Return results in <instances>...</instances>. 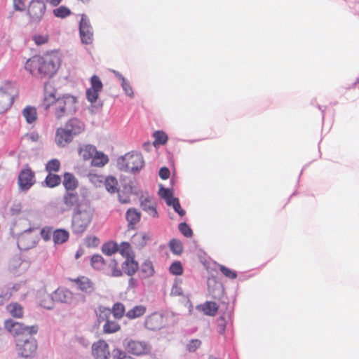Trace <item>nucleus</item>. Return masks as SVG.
<instances>
[{"mask_svg":"<svg viewBox=\"0 0 359 359\" xmlns=\"http://www.w3.org/2000/svg\"><path fill=\"white\" fill-rule=\"evenodd\" d=\"M60 65V58L55 54H47L43 56L36 55L26 61L25 69L35 77L50 78L55 74Z\"/></svg>","mask_w":359,"mask_h":359,"instance_id":"nucleus-1","label":"nucleus"},{"mask_svg":"<svg viewBox=\"0 0 359 359\" xmlns=\"http://www.w3.org/2000/svg\"><path fill=\"white\" fill-rule=\"evenodd\" d=\"M77 97L71 94H64L55 97L53 93H46L43 98L45 109H48L52 107L57 119L74 114L77 110Z\"/></svg>","mask_w":359,"mask_h":359,"instance_id":"nucleus-2","label":"nucleus"},{"mask_svg":"<svg viewBox=\"0 0 359 359\" xmlns=\"http://www.w3.org/2000/svg\"><path fill=\"white\" fill-rule=\"evenodd\" d=\"M93 215V210L88 205L79 206V209L74 210L72 221L73 233H83L91 222Z\"/></svg>","mask_w":359,"mask_h":359,"instance_id":"nucleus-3","label":"nucleus"},{"mask_svg":"<svg viewBox=\"0 0 359 359\" xmlns=\"http://www.w3.org/2000/svg\"><path fill=\"white\" fill-rule=\"evenodd\" d=\"M97 322L103 325V332L105 334H113L121 330V325L115 320L111 319L110 309L100 306L97 311Z\"/></svg>","mask_w":359,"mask_h":359,"instance_id":"nucleus-4","label":"nucleus"},{"mask_svg":"<svg viewBox=\"0 0 359 359\" xmlns=\"http://www.w3.org/2000/svg\"><path fill=\"white\" fill-rule=\"evenodd\" d=\"M16 96L17 90L10 83H6L0 87V114L11 107Z\"/></svg>","mask_w":359,"mask_h":359,"instance_id":"nucleus-5","label":"nucleus"},{"mask_svg":"<svg viewBox=\"0 0 359 359\" xmlns=\"http://www.w3.org/2000/svg\"><path fill=\"white\" fill-rule=\"evenodd\" d=\"M126 171L133 172H138L144 165V161L142 154L139 153H128L121 158L119 163Z\"/></svg>","mask_w":359,"mask_h":359,"instance_id":"nucleus-6","label":"nucleus"},{"mask_svg":"<svg viewBox=\"0 0 359 359\" xmlns=\"http://www.w3.org/2000/svg\"><path fill=\"white\" fill-rule=\"evenodd\" d=\"M125 348L128 353L136 356H144L151 353V345L145 341L129 340Z\"/></svg>","mask_w":359,"mask_h":359,"instance_id":"nucleus-7","label":"nucleus"},{"mask_svg":"<svg viewBox=\"0 0 359 359\" xmlns=\"http://www.w3.org/2000/svg\"><path fill=\"white\" fill-rule=\"evenodd\" d=\"M16 346L18 353L25 358L32 356L36 350V342L33 339H17Z\"/></svg>","mask_w":359,"mask_h":359,"instance_id":"nucleus-8","label":"nucleus"},{"mask_svg":"<svg viewBox=\"0 0 359 359\" xmlns=\"http://www.w3.org/2000/svg\"><path fill=\"white\" fill-rule=\"evenodd\" d=\"M36 182L35 173L31 168L26 165L19 173L18 185L22 191H27Z\"/></svg>","mask_w":359,"mask_h":359,"instance_id":"nucleus-9","label":"nucleus"},{"mask_svg":"<svg viewBox=\"0 0 359 359\" xmlns=\"http://www.w3.org/2000/svg\"><path fill=\"white\" fill-rule=\"evenodd\" d=\"M46 11L43 0H32L28 6L27 13L34 21L40 20Z\"/></svg>","mask_w":359,"mask_h":359,"instance_id":"nucleus-10","label":"nucleus"},{"mask_svg":"<svg viewBox=\"0 0 359 359\" xmlns=\"http://www.w3.org/2000/svg\"><path fill=\"white\" fill-rule=\"evenodd\" d=\"M79 32L81 41L86 44H90L93 41V32L86 15H81L79 24Z\"/></svg>","mask_w":359,"mask_h":359,"instance_id":"nucleus-11","label":"nucleus"},{"mask_svg":"<svg viewBox=\"0 0 359 359\" xmlns=\"http://www.w3.org/2000/svg\"><path fill=\"white\" fill-rule=\"evenodd\" d=\"M90 88L86 90V98L91 102L94 103L97 101L99 93L102 90V83L97 75H93L90 79Z\"/></svg>","mask_w":359,"mask_h":359,"instance_id":"nucleus-12","label":"nucleus"},{"mask_svg":"<svg viewBox=\"0 0 359 359\" xmlns=\"http://www.w3.org/2000/svg\"><path fill=\"white\" fill-rule=\"evenodd\" d=\"M92 354L95 359H109L110 351L108 344L102 339L93 343Z\"/></svg>","mask_w":359,"mask_h":359,"instance_id":"nucleus-13","label":"nucleus"},{"mask_svg":"<svg viewBox=\"0 0 359 359\" xmlns=\"http://www.w3.org/2000/svg\"><path fill=\"white\" fill-rule=\"evenodd\" d=\"M74 136L65 127H60L56 129L55 142L60 147H64L71 143Z\"/></svg>","mask_w":359,"mask_h":359,"instance_id":"nucleus-14","label":"nucleus"},{"mask_svg":"<svg viewBox=\"0 0 359 359\" xmlns=\"http://www.w3.org/2000/svg\"><path fill=\"white\" fill-rule=\"evenodd\" d=\"M63 203L65 208L63 210H70L79 209V206H86V204L79 203V197L77 193L72 191H67L63 197Z\"/></svg>","mask_w":359,"mask_h":359,"instance_id":"nucleus-15","label":"nucleus"},{"mask_svg":"<svg viewBox=\"0 0 359 359\" xmlns=\"http://www.w3.org/2000/svg\"><path fill=\"white\" fill-rule=\"evenodd\" d=\"M53 293L56 302L71 304L74 300V294L67 288L63 287H58Z\"/></svg>","mask_w":359,"mask_h":359,"instance_id":"nucleus-16","label":"nucleus"},{"mask_svg":"<svg viewBox=\"0 0 359 359\" xmlns=\"http://www.w3.org/2000/svg\"><path fill=\"white\" fill-rule=\"evenodd\" d=\"M144 325L150 330H160L164 325L163 316L158 313H154L146 318Z\"/></svg>","mask_w":359,"mask_h":359,"instance_id":"nucleus-17","label":"nucleus"},{"mask_svg":"<svg viewBox=\"0 0 359 359\" xmlns=\"http://www.w3.org/2000/svg\"><path fill=\"white\" fill-rule=\"evenodd\" d=\"M5 327L16 337V339L27 338L25 335V326L22 323L15 322L13 320H8L5 322Z\"/></svg>","mask_w":359,"mask_h":359,"instance_id":"nucleus-18","label":"nucleus"},{"mask_svg":"<svg viewBox=\"0 0 359 359\" xmlns=\"http://www.w3.org/2000/svg\"><path fill=\"white\" fill-rule=\"evenodd\" d=\"M70 280L76 285L79 290L86 294H91L95 291L94 283L87 277L81 276L77 278L70 279Z\"/></svg>","mask_w":359,"mask_h":359,"instance_id":"nucleus-19","label":"nucleus"},{"mask_svg":"<svg viewBox=\"0 0 359 359\" xmlns=\"http://www.w3.org/2000/svg\"><path fill=\"white\" fill-rule=\"evenodd\" d=\"M140 207L149 216L154 218H157L158 217L156 204L152 198L149 196L142 197L140 200Z\"/></svg>","mask_w":359,"mask_h":359,"instance_id":"nucleus-20","label":"nucleus"},{"mask_svg":"<svg viewBox=\"0 0 359 359\" xmlns=\"http://www.w3.org/2000/svg\"><path fill=\"white\" fill-rule=\"evenodd\" d=\"M73 136L81 134L85 130L84 123L77 118H69L64 126Z\"/></svg>","mask_w":359,"mask_h":359,"instance_id":"nucleus-21","label":"nucleus"},{"mask_svg":"<svg viewBox=\"0 0 359 359\" xmlns=\"http://www.w3.org/2000/svg\"><path fill=\"white\" fill-rule=\"evenodd\" d=\"M149 240V233L137 232L132 236L131 243L136 249L141 250L146 246Z\"/></svg>","mask_w":359,"mask_h":359,"instance_id":"nucleus-22","label":"nucleus"},{"mask_svg":"<svg viewBox=\"0 0 359 359\" xmlns=\"http://www.w3.org/2000/svg\"><path fill=\"white\" fill-rule=\"evenodd\" d=\"M105 275L111 277H119L122 275V271L118 266V262L114 259L107 260V265L103 272Z\"/></svg>","mask_w":359,"mask_h":359,"instance_id":"nucleus-23","label":"nucleus"},{"mask_svg":"<svg viewBox=\"0 0 359 359\" xmlns=\"http://www.w3.org/2000/svg\"><path fill=\"white\" fill-rule=\"evenodd\" d=\"M138 263L135 260V257L126 258L122 264V269L123 271L128 276H132L138 269Z\"/></svg>","mask_w":359,"mask_h":359,"instance_id":"nucleus-24","label":"nucleus"},{"mask_svg":"<svg viewBox=\"0 0 359 359\" xmlns=\"http://www.w3.org/2000/svg\"><path fill=\"white\" fill-rule=\"evenodd\" d=\"M39 303L41 306L47 309H51L54 306V303L55 299L54 298V293L52 294H49L47 292H41L39 294Z\"/></svg>","mask_w":359,"mask_h":359,"instance_id":"nucleus-25","label":"nucleus"},{"mask_svg":"<svg viewBox=\"0 0 359 359\" xmlns=\"http://www.w3.org/2000/svg\"><path fill=\"white\" fill-rule=\"evenodd\" d=\"M97 149L96 147L91 144H84L79 147V155L84 161L93 159Z\"/></svg>","mask_w":359,"mask_h":359,"instance_id":"nucleus-26","label":"nucleus"},{"mask_svg":"<svg viewBox=\"0 0 359 359\" xmlns=\"http://www.w3.org/2000/svg\"><path fill=\"white\" fill-rule=\"evenodd\" d=\"M126 217L128 222V226L130 229H134V226L140 221L141 213L135 208H130L126 212Z\"/></svg>","mask_w":359,"mask_h":359,"instance_id":"nucleus-27","label":"nucleus"},{"mask_svg":"<svg viewBox=\"0 0 359 359\" xmlns=\"http://www.w3.org/2000/svg\"><path fill=\"white\" fill-rule=\"evenodd\" d=\"M63 186L67 191H74L78 187V180L75 176L69 172L64 174Z\"/></svg>","mask_w":359,"mask_h":359,"instance_id":"nucleus-28","label":"nucleus"},{"mask_svg":"<svg viewBox=\"0 0 359 359\" xmlns=\"http://www.w3.org/2000/svg\"><path fill=\"white\" fill-rule=\"evenodd\" d=\"M69 232L63 229H57L53 231V241L55 245H61L68 241Z\"/></svg>","mask_w":359,"mask_h":359,"instance_id":"nucleus-29","label":"nucleus"},{"mask_svg":"<svg viewBox=\"0 0 359 359\" xmlns=\"http://www.w3.org/2000/svg\"><path fill=\"white\" fill-rule=\"evenodd\" d=\"M107 260H104L102 256L98 254L93 255L90 259V265L97 271L104 272Z\"/></svg>","mask_w":359,"mask_h":359,"instance_id":"nucleus-30","label":"nucleus"},{"mask_svg":"<svg viewBox=\"0 0 359 359\" xmlns=\"http://www.w3.org/2000/svg\"><path fill=\"white\" fill-rule=\"evenodd\" d=\"M146 311L147 308L145 306L137 305L128 310L126 313V316L130 320L135 319L142 316Z\"/></svg>","mask_w":359,"mask_h":359,"instance_id":"nucleus-31","label":"nucleus"},{"mask_svg":"<svg viewBox=\"0 0 359 359\" xmlns=\"http://www.w3.org/2000/svg\"><path fill=\"white\" fill-rule=\"evenodd\" d=\"M109 162V158L102 151H96L92 161L91 165L95 167L102 168Z\"/></svg>","mask_w":359,"mask_h":359,"instance_id":"nucleus-32","label":"nucleus"},{"mask_svg":"<svg viewBox=\"0 0 359 359\" xmlns=\"http://www.w3.org/2000/svg\"><path fill=\"white\" fill-rule=\"evenodd\" d=\"M22 113L28 123H33L37 120V111L34 107L27 106Z\"/></svg>","mask_w":359,"mask_h":359,"instance_id":"nucleus-33","label":"nucleus"},{"mask_svg":"<svg viewBox=\"0 0 359 359\" xmlns=\"http://www.w3.org/2000/svg\"><path fill=\"white\" fill-rule=\"evenodd\" d=\"M110 311L111 315L112 314L114 318L116 320L121 319L126 313L125 306L121 302L114 304Z\"/></svg>","mask_w":359,"mask_h":359,"instance_id":"nucleus-34","label":"nucleus"},{"mask_svg":"<svg viewBox=\"0 0 359 359\" xmlns=\"http://www.w3.org/2000/svg\"><path fill=\"white\" fill-rule=\"evenodd\" d=\"M118 252L125 258L135 257L132 246L128 242H121L120 245H118Z\"/></svg>","mask_w":359,"mask_h":359,"instance_id":"nucleus-35","label":"nucleus"},{"mask_svg":"<svg viewBox=\"0 0 359 359\" xmlns=\"http://www.w3.org/2000/svg\"><path fill=\"white\" fill-rule=\"evenodd\" d=\"M201 310L204 314L214 316L218 311V306L214 302H206L204 304L201 305Z\"/></svg>","mask_w":359,"mask_h":359,"instance_id":"nucleus-36","label":"nucleus"},{"mask_svg":"<svg viewBox=\"0 0 359 359\" xmlns=\"http://www.w3.org/2000/svg\"><path fill=\"white\" fill-rule=\"evenodd\" d=\"M118 250V245L114 241H109L104 243L102 246V252L107 255L111 256Z\"/></svg>","mask_w":359,"mask_h":359,"instance_id":"nucleus-37","label":"nucleus"},{"mask_svg":"<svg viewBox=\"0 0 359 359\" xmlns=\"http://www.w3.org/2000/svg\"><path fill=\"white\" fill-rule=\"evenodd\" d=\"M6 309L9 313L15 318H22L23 316V308L18 303H11Z\"/></svg>","mask_w":359,"mask_h":359,"instance_id":"nucleus-38","label":"nucleus"},{"mask_svg":"<svg viewBox=\"0 0 359 359\" xmlns=\"http://www.w3.org/2000/svg\"><path fill=\"white\" fill-rule=\"evenodd\" d=\"M104 186L106 189L111 193H116L118 191V182L116 179L114 177H108L105 179Z\"/></svg>","mask_w":359,"mask_h":359,"instance_id":"nucleus-39","label":"nucleus"},{"mask_svg":"<svg viewBox=\"0 0 359 359\" xmlns=\"http://www.w3.org/2000/svg\"><path fill=\"white\" fill-rule=\"evenodd\" d=\"M45 182L47 187L53 188L60 184L61 178L57 175L49 173L46 177Z\"/></svg>","mask_w":359,"mask_h":359,"instance_id":"nucleus-40","label":"nucleus"},{"mask_svg":"<svg viewBox=\"0 0 359 359\" xmlns=\"http://www.w3.org/2000/svg\"><path fill=\"white\" fill-rule=\"evenodd\" d=\"M169 247L172 253L177 255L182 254L183 251V245L182 243L177 239H172L169 242Z\"/></svg>","mask_w":359,"mask_h":359,"instance_id":"nucleus-41","label":"nucleus"},{"mask_svg":"<svg viewBox=\"0 0 359 359\" xmlns=\"http://www.w3.org/2000/svg\"><path fill=\"white\" fill-rule=\"evenodd\" d=\"M116 75L118 77V79L121 81V86L126 94L128 95L130 97H133L134 93L130 83L128 81H126L122 75L119 74H116Z\"/></svg>","mask_w":359,"mask_h":359,"instance_id":"nucleus-42","label":"nucleus"},{"mask_svg":"<svg viewBox=\"0 0 359 359\" xmlns=\"http://www.w3.org/2000/svg\"><path fill=\"white\" fill-rule=\"evenodd\" d=\"M60 168V162L57 159H51L46 165V170L49 173L57 172Z\"/></svg>","mask_w":359,"mask_h":359,"instance_id":"nucleus-43","label":"nucleus"},{"mask_svg":"<svg viewBox=\"0 0 359 359\" xmlns=\"http://www.w3.org/2000/svg\"><path fill=\"white\" fill-rule=\"evenodd\" d=\"M183 271L182 265L179 261L172 263L169 268L170 273L175 276H181L183 273Z\"/></svg>","mask_w":359,"mask_h":359,"instance_id":"nucleus-44","label":"nucleus"},{"mask_svg":"<svg viewBox=\"0 0 359 359\" xmlns=\"http://www.w3.org/2000/svg\"><path fill=\"white\" fill-rule=\"evenodd\" d=\"M53 14L57 18H64L71 14V11L67 7L61 6L53 10Z\"/></svg>","mask_w":359,"mask_h":359,"instance_id":"nucleus-45","label":"nucleus"},{"mask_svg":"<svg viewBox=\"0 0 359 359\" xmlns=\"http://www.w3.org/2000/svg\"><path fill=\"white\" fill-rule=\"evenodd\" d=\"M154 137L155 139L154 143L157 144H164L168 141L167 135L163 131H156L154 133Z\"/></svg>","mask_w":359,"mask_h":359,"instance_id":"nucleus-46","label":"nucleus"},{"mask_svg":"<svg viewBox=\"0 0 359 359\" xmlns=\"http://www.w3.org/2000/svg\"><path fill=\"white\" fill-rule=\"evenodd\" d=\"M168 205L172 206L175 211L177 212L180 216L185 215V211L181 208L178 198H174L167 203Z\"/></svg>","mask_w":359,"mask_h":359,"instance_id":"nucleus-47","label":"nucleus"},{"mask_svg":"<svg viewBox=\"0 0 359 359\" xmlns=\"http://www.w3.org/2000/svg\"><path fill=\"white\" fill-rule=\"evenodd\" d=\"M219 268L221 273L227 278L235 279L237 278L236 272L231 270V269L223 265H220Z\"/></svg>","mask_w":359,"mask_h":359,"instance_id":"nucleus-48","label":"nucleus"},{"mask_svg":"<svg viewBox=\"0 0 359 359\" xmlns=\"http://www.w3.org/2000/svg\"><path fill=\"white\" fill-rule=\"evenodd\" d=\"M32 40L37 46H41L48 43L49 36L48 34H34L32 36Z\"/></svg>","mask_w":359,"mask_h":359,"instance_id":"nucleus-49","label":"nucleus"},{"mask_svg":"<svg viewBox=\"0 0 359 359\" xmlns=\"http://www.w3.org/2000/svg\"><path fill=\"white\" fill-rule=\"evenodd\" d=\"M183 294V290L181 287V281L176 280L172 285L170 291L171 296H182Z\"/></svg>","mask_w":359,"mask_h":359,"instance_id":"nucleus-50","label":"nucleus"},{"mask_svg":"<svg viewBox=\"0 0 359 359\" xmlns=\"http://www.w3.org/2000/svg\"><path fill=\"white\" fill-rule=\"evenodd\" d=\"M41 236L45 241H49L53 238V230L51 227H44L41 231Z\"/></svg>","mask_w":359,"mask_h":359,"instance_id":"nucleus-51","label":"nucleus"},{"mask_svg":"<svg viewBox=\"0 0 359 359\" xmlns=\"http://www.w3.org/2000/svg\"><path fill=\"white\" fill-rule=\"evenodd\" d=\"M180 231L187 238H190L193 235V231L187 223H180L179 225Z\"/></svg>","mask_w":359,"mask_h":359,"instance_id":"nucleus-52","label":"nucleus"},{"mask_svg":"<svg viewBox=\"0 0 359 359\" xmlns=\"http://www.w3.org/2000/svg\"><path fill=\"white\" fill-rule=\"evenodd\" d=\"M201 345L199 339H191L187 345V350L189 352H195Z\"/></svg>","mask_w":359,"mask_h":359,"instance_id":"nucleus-53","label":"nucleus"},{"mask_svg":"<svg viewBox=\"0 0 359 359\" xmlns=\"http://www.w3.org/2000/svg\"><path fill=\"white\" fill-rule=\"evenodd\" d=\"M99 243V238L95 236H89L85 238V244L88 247H96Z\"/></svg>","mask_w":359,"mask_h":359,"instance_id":"nucleus-54","label":"nucleus"},{"mask_svg":"<svg viewBox=\"0 0 359 359\" xmlns=\"http://www.w3.org/2000/svg\"><path fill=\"white\" fill-rule=\"evenodd\" d=\"M159 194L162 198L165 199L166 203L175 198L173 197L172 191L168 189L161 188L159 191Z\"/></svg>","mask_w":359,"mask_h":359,"instance_id":"nucleus-55","label":"nucleus"},{"mask_svg":"<svg viewBox=\"0 0 359 359\" xmlns=\"http://www.w3.org/2000/svg\"><path fill=\"white\" fill-rule=\"evenodd\" d=\"M114 359H135L134 358L126 355V353L121 349H116L114 351Z\"/></svg>","mask_w":359,"mask_h":359,"instance_id":"nucleus-56","label":"nucleus"},{"mask_svg":"<svg viewBox=\"0 0 359 359\" xmlns=\"http://www.w3.org/2000/svg\"><path fill=\"white\" fill-rule=\"evenodd\" d=\"M226 330V320L223 317H220L217 320V331L219 334H224Z\"/></svg>","mask_w":359,"mask_h":359,"instance_id":"nucleus-57","label":"nucleus"},{"mask_svg":"<svg viewBox=\"0 0 359 359\" xmlns=\"http://www.w3.org/2000/svg\"><path fill=\"white\" fill-rule=\"evenodd\" d=\"M27 0H13V6L15 10L22 11L25 8Z\"/></svg>","mask_w":359,"mask_h":359,"instance_id":"nucleus-58","label":"nucleus"},{"mask_svg":"<svg viewBox=\"0 0 359 359\" xmlns=\"http://www.w3.org/2000/svg\"><path fill=\"white\" fill-rule=\"evenodd\" d=\"M142 271L147 273V276H150L154 274V270L150 264H144L142 266Z\"/></svg>","mask_w":359,"mask_h":359,"instance_id":"nucleus-59","label":"nucleus"},{"mask_svg":"<svg viewBox=\"0 0 359 359\" xmlns=\"http://www.w3.org/2000/svg\"><path fill=\"white\" fill-rule=\"evenodd\" d=\"M159 176L163 180H167L170 177V170L166 167H163L159 170Z\"/></svg>","mask_w":359,"mask_h":359,"instance_id":"nucleus-60","label":"nucleus"},{"mask_svg":"<svg viewBox=\"0 0 359 359\" xmlns=\"http://www.w3.org/2000/svg\"><path fill=\"white\" fill-rule=\"evenodd\" d=\"M39 327L37 325L25 326V334H34L38 332Z\"/></svg>","mask_w":359,"mask_h":359,"instance_id":"nucleus-61","label":"nucleus"},{"mask_svg":"<svg viewBox=\"0 0 359 359\" xmlns=\"http://www.w3.org/2000/svg\"><path fill=\"white\" fill-rule=\"evenodd\" d=\"M118 199L121 203H129L130 202V199L129 196H122L121 194H118Z\"/></svg>","mask_w":359,"mask_h":359,"instance_id":"nucleus-62","label":"nucleus"},{"mask_svg":"<svg viewBox=\"0 0 359 359\" xmlns=\"http://www.w3.org/2000/svg\"><path fill=\"white\" fill-rule=\"evenodd\" d=\"M62 0H47L51 5L56 6L60 4Z\"/></svg>","mask_w":359,"mask_h":359,"instance_id":"nucleus-63","label":"nucleus"},{"mask_svg":"<svg viewBox=\"0 0 359 359\" xmlns=\"http://www.w3.org/2000/svg\"><path fill=\"white\" fill-rule=\"evenodd\" d=\"M129 283H130V285L135 286V280L134 278H131L129 280Z\"/></svg>","mask_w":359,"mask_h":359,"instance_id":"nucleus-64","label":"nucleus"}]
</instances>
